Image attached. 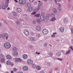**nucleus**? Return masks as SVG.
Masks as SVG:
<instances>
[{
    "label": "nucleus",
    "instance_id": "1",
    "mask_svg": "<svg viewBox=\"0 0 73 73\" xmlns=\"http://www.w3.org/2000/svg\"><path fill=\"white\" fill-rule=\"evenodd\" d=\"M4 46L7 49L10 48L11 47V44L9 42H6L4 44Z\"/></svg>",
    "mask_w": 73,
    "mask_h": 73
},
{
    "label": "nucleus",
    "instance_id": "2",
    "mask_svg": "<svg viewBox=\"0 0 73 73\" xmlns=\"http://www.w3.org/2000/svg\"><path fill=\"white\" fill-rule=\"evenodd\" d=\"M3 38L7 40L8 38V34L7 33H4L2 34Z\"/></svg>",
    "mask_w": 73,
    "mask_h": 73
},
{
    "label": "nucleus",
    "instance_id": "3",
    "mask_svg": "<svg viewBox=\"0 0 73 73\" xmlns=\"http://www.w3.org/2000/svg\"><path fill=\"white\" fill-rule=\"evenodd\" d=\"M19 3L20 4H25L27 2L26 0H19Z\"/></svg>",
    "mask_w": 73,
    "mask_h": 73
},
{
    "label": "nucleus",
    "instance_id": "4",
    "mask_svg": "<svg viewBox=\"0 0 73 73\" xmlns=\"http://www.w3.org/2000/svg\"><path fill=\"white\" fill-rule=\"evenodd\" d=\"M43 33L44 35H47L48 33V31L46 29H44L43 30Z\"/></svg>",
    "mask_w": 73,
    "mask_h": 73
},
{
    "label": "nucleus",
    "instance_id": "5",
    "mask_svg": "<svg viewBox=\"0 0 73 73\" xmlns=\"http://www.w3.org/2000/svg\"><path fill=\"white\" fill-rule=\"evenodd\" d=\"M14 60H15V61L17 62H21V60L20 58H14Z\"/></svg>",
    "mask_w": 73,
    "mask_h": 73
},
{
    "label": "nucleus",
    "instance_id": "6",
    "mask_svg": "<svg viewBox=\"0 0 73 73\" xmlns=\"http://www.w3.org/2000/svg\"><path fill=\"white\" fill-rule=\"evenodd\" d=\"M40 19L42 21H44L45 20V17L43 15H42L40 16Z\"/></svg>",
    "mask_w": 73,
    "mask_h": 73
},
{
    "label": "nucleus",
    "instance_id": "7",
    "mask_svg": "<svg viewBox=\"0 0 73 73\" xmlns=\"http://www.w3.org/2000/svg\"><path fill=\"white\" fill-rule=\"evenodd\" d=\"M28 64H30V65H32L33 64V62L31 59H29L27 61Z\"/></svg>",
    "mask_w": 73,
    "mask_h": 73
},
{
    "label": "nucleus",
    "instance_id": "8",
    "mask_svg": "<svg viewBox=\"0 0 73 73\" xmlns=\"http://www.w3.org/2000/svg\"><path fill=\"white\" fill-rule=\"evenodd\" d=\"M24 34H25L26 36L29 35V33L28 32V31L25 30L24 31Z\"/></svg>",
    "mask_w": 73,
    "mask_h": 73
},
{
    "label": "nucleus",
    "instance_id": "9",
    "mask_svg": "<svg viewBox=\"0 0 73 73\" xmlns=\"http://www.w3.org/2000/svg\"><path fill=\"white\" fill-rule=\"evenodd\" d=\"M17 12H18V13H20V12H21L22 10H21V8L18 7L17 9Z\"/></svg>",
    "mask_w": 73,
    "mask_h": 73
},
{
    "label": "nucleus",
    "instance_id": "10",
    "mask_svg": "<svg viewBox=\"0 0 73 73\" xmlns=\"http://www.w3.org/2000/svg\"><path fill=\"white\" fill-rule=\"evenodd\" d=\"M64 29H65L63 27H61L60 28V31L62 33H64Z\"/></svg>",
    "mask_w": 73,
    "mask_h": 73
},
{
    "label": "nucleus",
    "instance_id": "11",
    "mask_svg": "<svg viewBox=\"0 0 73 73\" xmlns=\"http://www.w3.org/2000/svg\"><path fill=\"white\" fill-rule=\"evenodd\" d=\"M23 57L24 59H27L28 58V55L26 54H24L23 55Z\"/></svg>",
    "mask_w": 73,
    "mask_h": 73
},
{
    "label": "nucleus",
    "instance_id": "12",
    "mask_svg": "<svg viewBox=\"0 0 73 73\" xmlns=\"http://www.w3.org/2000/svg\"><path fill=\"white\" fill-rule=\"evenodd\" d=\"M14 56L16 57L18 56V52L17 51L15 52L13 54Z\"/></svg>",
    "mask_w": 73,
    "mask_h": 73
},
{
    "label": "nucleus",
    "instance_id": "13",
    "mask_svg": "<svg viewBox=\"0 0 73 73\" xmlns=\"http://www.w3.org/2000/svg\"><path fill=\"white\" fill-rule=\"evenodd\" d=\"M23 69L25 71H27L28 70V68L26 66L24 67Z\"/></svg>",
    "mask_w": 73,
    "mask_h": 73
},
{
    "label": "nucleus",
    "instance_id": "14",
    "mask_svg": "<svg viewBox=\"0 0 73 73\" xmlns=\"http://www.w3.org/2000/svg\"><path fill=\"white\" fill-rule=\"evenodd\" d=\"M53 11L54 13H57V10L56 9L54 8L53 9Z\"/></svg>",
    "mask_w": 73,
    "mask_h": 73
},
{
    "label": "nucleus",
    "instance_id": "15",
    "mask_svg": "<svg viewBox=\"0 0 73 73\" xmlns=\"http://www.w3.org/2000/svg\"><path fill=\"white\" fill-rule=\"evenodd\" d=\"M68 18H66L64 19V22H65V23H68Z\"/></svg>",
    "mask_w": 73,
    "mask_h": 73
},
{
    "label": "nucleus",
    "instance_id": "16",
    "mask_svg": "<svg viewBox=\"0 0 73 73\" xmlns=\"http://www.w3.org/2000/svg\"><path fill=\"white\" fill-rule=\"evenodd\" d=\"M36 29L38 31H41V27L39 26H37L36 27Z\"/></svg>",
    "mask_w": 73,
    "mask_h": 73
},
{
    "label": "nucleus",
    "instance_id": "17",
    "mask_svg": "<svg viewBox=\"0 0 73 73\" xmlns=\"http://www.w3.org/2000/svg\"><path fill=\"white\" fill-rule=\"evenodd\" d=\"M56 54L57 56H58L60 57L61 54V53L60 52H58L56 53Z\"/></svg>",
    "mask_w": 73,
    "mask_h": 73
},
{
    "label": "nucleus",
    "instance_id": "18",
    "mask_svg": "<svg viewBox=\"0 0 73 73\" xmlns=\"http://www.w3.org/2000/svg\"><path fill=\"white\" fill-rule=\"evenodd\" d=\"M1 62H5V59L4 58H1Z\"/></svg>",
    "mask_w": 73,
    "mask_h": 73
},
{
    "label": "nucleus",
    "instance_id": "19",
    "mask_svg": "<svg viewBox=\"0 0 73 73\" xmlns=\"http://www.w3.org/2000/svg\"><path fill=\"white\" fill-rule=\"evenodd\" d=\"M6 58H7V59H9V60H11V59L12 58V57H11V56L9 55H8L7 56Z\"/></svg>",
    "mask_w": 73,
    "mask_h": 73
},
{
    "label": "nucleus",
    "instance_id": "20",
    "mask_svg": "<svg viewBox=\"0 0 73 73\" xmlns=\"http://www.w3.org/2000/svg\"><path fill=\"white\" fill-rule=\"evenodd\" d=\"M36 68L38 70H40L41 69V67L39 66H37Z\"/></svg>",
    "mask_w": 73,
    "mask_h": 73
},
{
    "label": "nucleus",
    "instance_id": "21",
    "mask_svg": "<svg viewBox=\"0 0 73 73\" xmlns=\"http://www.w3.org/2000/svg\"><path fill=\"white\" fill-rule=\"evenodd\" d=\"M48 56L50 57H52L53 56V54L52 52H50L48 53Z\"/></svg>",
    "mask_w": 73,
    "mask_h": 73
},
{
    "label": "nucleus",
    "instance_id": "22",
    "mask_svg": "<svg viewBox=\"0 0 73 73\" xmlns=\"http://www.w3.org/2000/svg\"><path fill=\"white\" fill-rule=\"evenodd\" d=\"M6 63L7 65H11V62L10 61L8 60L6 62Z\"/></svg>",
    "mask_w": 73,
    "mask_h": 73
},
{
    "label": "nucleus",
    "instance_id": "23",
    "mask_svg": "<svg viewBox=\"0 0 73 73\" xmlns=\"http://www.w3.org/2000/svg\"><path fill=\"white\" fill-rule=\"evenodd\" d=\"M30 40L32 41H35V38L33 37H31L30 38Z\"/></svg>",
    "mask_w": 73,
    "mask_h": 73
},
{
    "label": "nucleus",
    "instance_id": "24",
    "mask_svg": "<svg viewBox=\"0 0 73 73\" xmlns=\"http://www.w3.org/2000/svg\"><path fill=\"white\" fill-rule=\"evenodd\" d=\"M0 58H4V55H3V54H1L0 55Z\"/></svg>",
    "mask_w": 73,
    "mask_h": 73
},
{
    "label": "nucleus",
    "instance_id": "25",
    "mask_svg": "<svg viewBox=\"0 0 73 73\" xmlns=\"http://www.w3.org/2000/svg\"><path fill=\"white\" fill-rule=\"evenodd\" d=\"M12 50L13 51H15V50H17V47H14L12 48Z\"/></svg>",
    "mask_w": 73,
    "mask_h": 73
},
{
    "label": "nucleus",
    "instance_id": "26",
    "mask_svg": "<svg viewBox=\"0 0 73 73\" xmlns=\"http://www.w3.org/2000/svg\"><path fill=\"white\" fill-rule=\"evenodd\" d=\"M42 4H43V3H42V2H40L38 4V6L39 7H41V6L42 5Z\"/></svg>",
    "mask_w": 73,
    "mask_h": 73
},
{
    "label": "nucleus",
    "instance_id": "27",
    "mask_svg": "<svg viewBox=\"0 0 73 73\" xmlns=\"http://www.w3.org/2000/svg\"><path fill=\"white\" fill-rule=\"evenodd\" d=\"M13 15L14 16H15V17H16L17 16V13H15V12H13Z\"/></svg>",
    "mask_w": 73,
    "mask_h": 73
},
{
    "label": "nucleus",
    "instance_id": "28",
    "mask_svg": "<svg viewBox=\"0 0 73 73\" xmlns=\"http://www.w3.org/2000/svg\"><path fill=\"white\" fill-rule=\"evenodd\" d=\"M56 20V19L55 17H52L51 19V21H54Z\"/></svg>",
    "mask_w": 73,
    "mask_h": 73
},
{
    "label": "nucleus",
    "instance_id": "29",
    "mask_svg": "<svg viewBox=\"0 0 73 73\" xmlns=\"http://www.w3.org/2000/svg\"><path fill=\"white\" fill-rule=\"evenodd\" d=\"M70 52H71V50L69 49L66 53V54H69V53H70Z\"/></svg>",
    "mask_w": 73,
    "mask_h": 73
},
{
    "label": "nucleus",
    "instance_id": "30",
    "mask_svg": "<svg viewBox=\"0 0 73 73\" xmlns=\"http://www.w3.org/2000/svg\"><path fill=\"white\" fill-rule=\"evenodd\" d=\"M40 16V14H36L35 15V17H39Z\"/></svg>",
    "mask_w": 73,
    "mask_h": 73
},
{
    "label": "nucleus",
    "instance_id": "31",
    "mask_svg": "<svg viewBox=\"0 0 73 73\" xmlns=\"http://www.w3.org/2000/svg\"><path fill=\"white\" fill-rule=\"evenodd\" d=\"M51 16L52 17H55V14L54 13H52L51 14Z\"/></svg>",
    "mask_w": 73,
    "mask_h": 73
},
{
    "label": "nucleus",
    "instance_id": "32",
    "mask_svg": "<svg viewBox=\"0 0 73 73\" xmlns=\"http://www.w3.org/2000/svg\"><path fill=\"white\" fill-rule=\"evenodd\" d=\"M72 7V5L70 4H69L68 5V7L69 8H71Z\"/></svg>",
    "mask_w": 73,
    "mask_h": 73
},
{
    "label": "nucleus",
    "instance_id": "33",
    "mask_svg": "<svg viewBox=\"0 0 73 73\" xmlns=\"http://www.w3.org/2000/svg\"><path fill=\"white\" fill-rule=\"evenodd\" d=\"M26 6L27 7H29L30 6V4L29 3H27L26 4Z\"/></svg>",
    "mask_w": 73,
    "mask_h": 73
},
{
    "label": "nucleus",
    "instance_id": "34",
    "mask_svg": "<svg viewBox=\"0 0 73 73\" xmlns=\"http://www.w3.org/2000/svg\"><path fill=\"white\" fill-rule=\"evenodd\" d=\"M36 36L38 38H39V37H40L41 36V35L39 34H37Z\"/></svg>",
    "mask_w": 73,
    "mask_h": 73
},
{
    "label": "nucleus",
    "instance_id": "35",
    "mask_svg": "<svg viewBox=\"0 0 73 73\" xmlns=\"http://www.w3.org/2000/svg\"><path fill=\"white\" fill-rule=\"evenodd\" d=\"M36 21L37 23H40V22H41V21H40V20L39 19H37L36 20Z\"/></svg>",
    "mask_w": 73,
    "mask_h": 73
},
{
    "label": "nucleus",
    "instance_id": "36",
    "mask_svg": "<svg viewBox=\"0 0 73 73\" xmlns=\"http://www.w3.org/2000/svg\"><path fill=\"white\" fill-rule=\"evenodd\" d=\"M5 8H6V6H5V5H3L2 7V9H5Z\"/></svg>",
    "mask_w": 73,
    "mask_h": 73
},
{
    "label": "nucleus",
    "instance_id": "37",
    "mask_svg": "<svg viewBox=\"0 0 73 73\" xmlns=\"http://www.w3.org/2000/svg\"><path fill=\"white\" fill-rule=\"evenodd\" d=\"M46 20H49V16H46Z\"/></svg>",
    "mask_w": 73,
    "mask_h": 73
},
{
    "label": "nucleus",
    "instance_id": "38",
    "mask_svg": "<svg viewBox=\"0 0 73 73\" xmlns=\"http://www.w3.org/2000/svg\"><path fill=\"white\" fill-rule=\"evenodd\" d=\"M58 11H61V8L60 7H59L58 8Z\"/></svg>",
    "mask_w": 73,
    "mask_h": 73
},
{
    "label": "nucleus",
    "instance_id": "39",
    "mask_svg": "<svg viewBox=\"0 0 73 73\" xmlns=\"http://www.w3.org/2000/svg\"><path fill=\"white\" fill-rule=\"evenodd\" d=\"M30 8L31 12V11H33V7H31Z\"/></svg>",
    "mask_w": 73,
    "mask_h": 73
},
{
    "label": "nucleus",
    "instance_id": "40",
    "mask_svg": "<svg viewBox=\"0 0 73 73\" xmlns=\"http://www.w3.org/2000/svg\"><path fill=\"white\" fill-rule=\"evenodd\" d=\"M36 65L34 64H33V68H36Z\"/></svg>",
    "mask_w": 73,
    "mask_h": 73
},
{
    "label": "nucleus",
    "instance_id": "41",
    "mask_svg": "<svg viewBox=\"0 0 73 73\" xmlns=\"http://www.w3.org/2000/svg\"><path fill=\"white\" fill-rule=\"evenodd\" d=\"M27 11L28 12H31L30 7H29L27 9Z\"/></svg>",
    "mask_w": 73,
    "mask_h": 73
},
{
    "label": "nucleus",
    "instance_id": "42",
    "mask_svg": "<svg viewBox=\"0 0 73 73\" xmlns=\"http://www.w3.org/2000/svg\"><path fill=\"white\" fill-rule=\"evenodd\" d=\"M36 21H33V24H36Z\"/></svg>",
    "mask_w": 73,
    "mask_h": 73
},
{
    "label": "nucleus",
    "instance_id": "43",
    "mask_svg": "<svg viewBox=\"0 0 73 73\" xmlns=\"http://www.w3.org/2000/svg\"><path fill=\"white\" fill-rule=\"evenodd\" d=\"M71 33L73 34V28L71 29Z\"/></svg>",
    "mask_w": 73,
    "mask_h": 73
},
{
    "label": "nucleus",
    "instance_id": "44",
    "mask_svg": "<svg viewBox=\"0 0 73 73\" xmlns=\"http://www.w3.org/2000/svg\"><path fill=\"white\" fill-rule=\"evenodd\" d=\"M47 65L48 66H51V63L48 62L47 63Z\"/></svg>",
    "mask_w": 73,
    "mask_h": 73
},
{
    "label": "nucleus",
    "instance_id": "45",
    "mask_svg": "<svg viewBox=\"0 0 73 73\" xmlns=\"http://www.w3.org/2000/svg\"><path fill=\"white\" fill-rule=\"evenodd\" d=\"M44 45L45 46H47L48 45V44L47 43H45L44 44Z\"/></svg>",
    "mask_w": 73,
    "mask_h": 73
},
{
    "label": "nucleus",
    "instance_id": "46",
    "mask_svg": "<svg viewBox=\"0 0 73 73\" xmlns=\"http://www.w3.org/2000/svg\"><path fill=\"white\" fill-rule=\"evenodd\" d=\"M16 24L19 25L20 24V22H19V21H17L16 22Z\"/></svg>",
    "mask_w": 73,
    "mask_h": 73
},
{
    "label": "nucleus",
    "instance_id": "47",
    "mask_svg": "<svg viewBox=\"0 0 73 73\" xmlns=\"http://www.w3.org/2000/svg\"><path fill=\"white\" fill-rule=\"evenodd\" d=\"M17 68H14L13 69V71H14V72H16V71L17 70Z\"/></svg>",
    "mask_w": 73,
    "mask_h": 73
},
{
    "label": "nucleus",
    "instance_id": "48",
    "mask_svg": "<svg viewBox=\"0 0 73 73\" xmlns=\"http://www.w3.org/2000/svg\"><path fill=\"white\" fill-rule=\"evenodd\" d=\"M36 13V12H34L31 13V15H35Z\"/></svg>",
    "mask_w": 73,
    "mask_h": 73
},
{
    "label": "nucleus",
    "instance_id": "49",
    "mask_svg": "<svg viewBox=\"0 0 73 73\" xmlns=\"http://www.w3.org/2000/svg\"><path fill=\"white\" fill-rule=\"evenodd\" d=\"M4 22L7 25H8V23L7 22V21H4Z\"/></svg>",
    "mask_w": 73,
    "mask_h": 73
},
{
    "label": "nucleus",
    "instance_id": "50",
    "mask_svg": "<svg viewBox=\"0 0 73 73\" xmlns=\"http://www.w3.org/2000/svg\"><path fill=\"white\" fill-rule=\"evenodd\" d=\"M41 9V7H38L37 9V10L38 11L39 10V9Z\"/></svg>",
    "mask_w": 73,
    "mask_h": 73
},
{
    "label": "nucleus",
    "instance_id": "51",
    "mask_svg": "<svg viewBox=\"0 0 73 73\" xmlns=\"http://www.w3.org/2000/svg\"><path fill=\"white\" fill-rule=\"evenodd\" d=\"M58 5L59 6V7H61V5L60 3H58Z\"/></svg>",
    "mask_w": 73,
    "mask_h": 73
},
{
    "label": "nucleus",
    "instance_id": "52",
    "mask_svg": "<svg viewBox=\"0 0 73 73\" xmlns=\"http://www.w3.org/2000/svg\"><path fill=\"white\" fill-rule=\"evenodd\" d=\"M8 3H6L5 4V5L7 7H7H8Z\"/></svg>",
    "mask_w": 73,
    "mask_h": 73
},
{
    "label": "nucleus",
    "instance_id": "53",
    "mask_svg": "<svg viewBox=\"0 0 73 73\" xmlns=\"http://www.w3.org/2000/svg\"><path fill=\"white\" fill-rule=\"evenodd\" d=\"M29 1L31 3H32V2H33V1H34V0H29Z\"/></svg>",
    "mask_w": 73,
    "mask_h": 73
},
{
    "label": "nucleus",
    "instance_id": "54",
    "mask_svg": "<svg viewBox=\"0 0 73 73\" xmlns=\"http://www.w3.org/2000/svg\"><path fill=\"white\" fill-rule=\"evenodd\" d=\"M6 1L7 3H9V0H6Z\"/></svg>",
    "mask_w": 73,
    "mask_h": 73
},
{
    "label": "nucleus",
    "instance_id": "55",
    "mask_svg": "<svg viewBox=\"0 0 73 73\" xmlns=\"http://www.w3.org/2000/svg\"><path fill=\"white\" fill-rule=\"evenodd\" d=\"M11 65L12 66H14V64H13V63L11 62Z\"/></svg>",
    "mask_w": 73,
    "mask_h": 73
},
{
    "label": "nucleus",
    "instance_id": "56",
    "mask_svg": "<svg viewBox=\"0 0 73 73\" xmlns=\"http://www.w3.org/2000/svg\"><path fill=\"white\" fill-rule=\"evenodd\" d=\"M58 60H60V61H62L63 60V59H60V58H58Z\"/></svg>",
    "mask_w": 73,
    "mask_h": 73
},
{
    "label": "nucleus",
    "instance_id": "57",
    "mask_svg": "<svg viewBox=\"0 0 73 73\" xmlns=\"http://www.w3.org/2000/svg\"><path fill=\"white\" fill-rule=\"evenodd\" d=\"M70 49H72V50H73V47H72V46H70Z\"/></svg>",
    "mask_w": 73,
    "mask_h": 73
},
{
    "label": "nucleus",
    "instance_id": "58",
    "mask_svg": "<svg viewBox=\"0 0 73 73\" xmlns=\"http://www.w3.org/2000/svg\"><path fill=\"white\" fill-rule=\"evenodd\" d=\"M3 38V34L0 35V38Z\"/></svg>",
    "mask_w": 73,
    "mask_h": 73
},
{
    "label": "nucleus",
    "instance_id": "59",
    "mask_svg": "<svg viewBox=\"0 0 73 73\" xmlns=\"http://www.w3.org/2000/svg\"><path fill=\"white\" fill-rule=\"evenodd\" d=\"M56 36L54 35H52L51 36V37H55Z\"/></svg>",
    "mask_w": 73,
    "mask_h": 73
},
{
    "label": "nucleus",
    "instance_id": "60",
    "mask_svg": "<svg viewBox=\"0 0 73 73\" xmlns=\"http://www.w3.org/2000/svg\"><path fill=\"white\" fill-rule=\"evenodd\" d=\"M31 35H32V36H33V35H34V33H31Z\"/></svg>",
    "mask_w": 73,
    "mask_h": 73
},
{
    "label": "nucleus",
    "instance_id": "61",
    "mask_svg": "<svg viewBox=\"0 0 73 73\" xmlns=\"http://www.w3.org/2000/svg\"><path fill=\"white\" fill-rule=\"evenodd\" d=\"M55 70H58V68L56 67L55 68Z\"/></svg>",
    "mask_w": 73,
    "mask_h": 73
},
{
    "label": "nucleus",
    "instance_id": "62",
    "mask_svg": "<svg viewBox=\"0 0 73 73\" xmlns=\"http://www.w3.org/2000/svg\"><path fill=\"white\" fill-rule=\"evenodd\" d=\"M36 54H40V52L38 53L37 52H36Z\"/></svg>",
    "mask_w": 73,
    "mask_h": 73
},
{
    "label": "nucleus",
    "instance_id": "63",
    "mask_svg": "<svg viewBox=\"0 0 73 73\" xmlns=\"http://www.w3.org/2000/svg\"><path fill=\"white\" fill-rule=\"evenodd\" d=\"M40 73H45V72H44L42 71Z\"/></svg>",
    "mask_w": 73,
    "mask_h": 73
},
{
    "label": "nucleus",
    "instance_id": "64",
    "mask_svg": "<svg viewBox=\"0 0 73 73\" xmlns=\"http://www.w3.org/2000/svg\"><path fill=\"white\" fill-rule=\"evenodd\" d=\"M17 73H23V72H17Z\"/></svg>",
    "mask_w": 73,
    "mask_h": 73
}]
</instances>
